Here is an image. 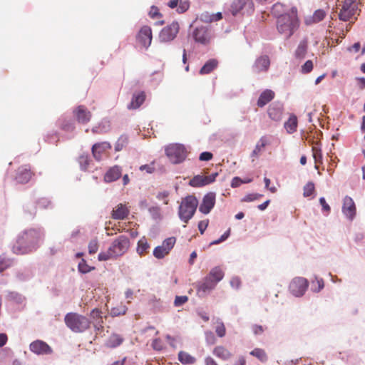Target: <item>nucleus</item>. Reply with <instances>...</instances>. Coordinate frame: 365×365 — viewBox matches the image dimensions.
Returning a JSON list of instances; mask_svg holds the SVG:
<instances>
[{
    "instance_id": "nucleus-54",
    "label": "nucleus",
    "mask_w": 365,
    "mask_h": 365,
    "mask_svg": "<svg viewBox=\"0 0 365 365\" xmlns=\"http://www.w3.org/2000/svg\"><path fill=\"white\" fill-rule=\"evenodd\" d=\"M10 265L11 262L9 261V259L0 257V272L5 270Z\"/></svg>"
},
{
    "instance_id": "nucleus-30",
    "label": "nucleus",
    "mask_w": 365,
    "mask_h": 365,
    "mask_svg": "<svg viewBox=\"0 0 365 365\" xmlns=\"http://www.w3.org/2000/svg\"><path fill=\"white\" fill-rule=\"evenodd\" d=\"M225 273L220 267H213L207 277L212 279L215 284L220 282L224 277Z\"/></svg>"
},
{
    "instance_id": "nucleus-37",
    "label": "nucleus",
    "mask_w": 365,
    "mask_h": 365,
    "mask_svg": "<svg viewBox=\"0 0 365 365\" xmlns=\"http://www.w3.org/2000/svg\"><path fill=\"white\" fill-rule=\"evenodd\" d=\"M284 128L288 133H292L296 131L297 128V118L296 115H291L288 120L284 123Z\"/></svg>"
},
{
    "instance_id": "nucleus-22",
    "label": "nucleus",
    "mask_w": 365,
    "mask_h": 365,
    "mask_svg": "<svg viewBox=\"0 0 365 365\" xmlns=\"http://www.w3.org/2000/svg\"><path fill=\"white\" fill-rule=\"evenodd\" d=\"M343 213L350 220H352L356 215V206L351 197L346 196L344 199Z\"/></svg>"
},
{
    "instance_id": "nucleus-41",
    "label": "nucleus",
    "mask_w": 365,
    "mask_h": 365,
    "mask_svg": "<svg viewBox=\"0 0 365 365\" xmlns=\"http://www.w3.org/2000/svg\"><path fill=\"white\" fill-rule=\"evenodd\" d=\"M222 18V15L220 12H218L215 14L208 15L207 14H203L201 16V19L202 21L206 22H212L220 20Z\"/></svg>"
},
{
    "instance_id": "nucleus-13",
    "label": "nucleus",
    "mask_w": 365,
    "mask_h": 365,
    "mask_svg": "<svg viewBox=\"0 0 365 365\" xmlns=\"http://www.w3.org/2000/svg\"><path fill=\"white\" fill-rule=\"evenodd\" d=\"M216 285L217 284L206 276L196 284L197 292L200 296H204L214 289Z\"/></svg>"
},
{
    "instance_id": "nucleus-11",
    "label": "nucleus",
    "mask_w": 365,
    "mask_h": 365,
    "mask_svg": "<svg viewBox=\"0 0 365 365\" xmlns=\"http://www.w3.org/2000/svg\"><path fill=\"white\" fill-rule=\"evenodd\" d=\"M254 10V4L252 0H235L230 8L231 13L235 16L239 12L250 13Z\"/></svg>"
},
{
    "instance_id": "nucleus-28",
    "label": "nucleus",
    "mask_w": 365,
    "mask_h": 365,
    "mask_svg": "<svg viewBox=\"0 0 365 365\" xmlns=\"http://www.w3.org/2000/svg\"><path fill=\"white\" fill-rule=\"evenodd\" d=\"M219 62L215 58L209 59L200 68L199 73L200 75H206L212 73L218 66Z\"/></svg>"
},
{
    "instance_id": "nucleus-62",
    "label": "nucleus",
    "mask_w": 365,
    "mask_h": 365,
    "mask_svg": "<svg viewBox=\"0 0 365 365\" xmlns=\"http://www.w3.org/2000/svg\"><path fill=\"white\" fill-rule=\"evenodd\" d=\"M252 331L255 334H261L264 331V328L261 325H253L252 326Z\"/></svg>"
},
{
    "instance_id": "nucleus-58",
    "label": "nucleus",
    "mask_w": 365,
    "mask_h": 365,
    "mask_svg": "<svg viewBox=\"0 0 365 365\" xmlns=\"http://www.w3.org/2000/svg\"><path fill=\"white\" fill-rule=\"evenodd\" d=\"M213 157V155L210 152H203L200 155L199 159L201 161L210 160Z\"/></svg>"
},
{
    "instance_id": "nucleus-57",
    "label": "nucleus",
    "mask_w": 365,
    "mask_h": 365,
    "mask_svg": "<svg viewBox=\"0 0 365 365\" xmlns=\"http://www.w3.org/2000/svg\"><path fill=\"white\" fill-rule=\"evenodd\" d=\"M208 223H209L208 220H201L199 222L198 229H199L201 235H202L204 233V232L205 231V230L207 229V227L208 226Z\"/></svg>"
},
{
    "instance_id": "nucleus-4",
    "label": "nucleus",
    "mask_w": 365,
    "mask_h": 365,
    "mask_svg": "<svg viewBox=\"0 0 365 365\" xmlns=\"http://www.w3.org/2000/svg\"><path fill=\"white\" fill-rule=\"evenodd\" d=\"M66 325L73 332L81 333L91 327V321L86 317L76 312H69L64 317Z\"/></svg>"
},
{
    "instance_id": "nucleus-34",
    "label": "nucleus",
    "mask_w": 365,
    "mask_h": 365,
    "mask_svg": "<svg viewBox=\"0 0 365 365\" xmlns=\"http://www.w3.org/2000/svg\"><path fill=\"white\" fill-rule=\"evenodd\" d=\"M178 360L183 364H193L196 361V359L186 351H180L178 353Z\"/></svg>"
},
{
    "instance_id": "nucleus-23",
    "label": "nucleus",
    "mask_w": 365,
    "mask_h": 365,
    "mask_svg": "<svg viewBox=\"0 0 365 365\" xmlns=\"http://www.w3.org/2000/svg\"><path fill=\"white\" fill-rule=\"evenodd\" d=\"M74 115L78 122L83 124L88 123L92 116L91 113L84 106H78L74 110Z\"/></svg>"
},
{
    "instance_id": "nucleus-16",
    "label": "nucleus",
    "mask_w": 365,
    "mask_h": 365,
    "mask_svg": "<svg viewBox=\"0 0 365 365\" xmlns=\"http://www.w3.org/2000/svg\"><path fill=\"white\" fill-rule=\"evenodd\" d=\"M270 66V60L268 56L263 55L258 57L253 66L252 70L256 73H259L261 72H267Z\"/></svg>"
},
{
    "instance_id": "nucleus-46",
    "label": "nucleus",
    "mask_w": 365,
    "mask_h": 365,
    "mask_svg": "<svg viewBox=\"0 0 365 365\" xmlns=\"http://www.w3.org/2000/svg\"><path fill=\"white\" fill-rule=\"evenodd\" d=\"M215 333L219 337H224L226 334V328L223 322H217L215 327Z\"/></svg>"
},
{
    "instance_id": "nucleus-25",
    "label": "nucleus",
    "mask_w": 365,
    "mask_h": 365,
    "mask_svg": "<svg viewBox=\"0 0 365 365\" xmlns=\"http://www.w3.org/2000/svg\"><path fill=\"white\" fill-rule=\"evenodd\" d=\"M168 6L171 9L178 7V13H184L189 9L190 2L188 0H171L168 3Z\"/></svg>"
},
{
    "instance_id": "nucleus-1",
    "label": "nucleus",
    "mask_w": 365,
    "mask_h": 365,
    "mask_svg": "<svg viewBox=\"0 0 365 365\" xmlns=\"http://www.w3.org/2000/svg\"><path fill=\"white\" fill-rule=\"evenodd\" d=\"M43 237V232L40 229L25 230L19 235L13 246V252L16 255H24L32 252Z\"/></svg>"
},
{
    "instance_id": "nucleus-59",
    "label": "nucleus",
    "mask_w": 365,
    "mask_h": 365,
    "mask_svg": "<svg viewBox=\"0 0 365 365\" xmlns=\"http://www.w3.org/2000/svg\"><path fill=\"white\" fill-rule=\"evenodd\" d=\"M168 195H169V192L168 191H163V192H160L158 194L157 198L159 200H163L164 204L168 205Z\"/></svg>"
},
{
    "instance_id": "nucleus-60",
    "label": "nucleus",
    "mask_w": 365,
    "mask_h": 365,
    "mask_svg": "<svg viewBox=\"0 0 365 365\" xmlns=\"http://www.w3.org/2000/svg\"><path fill=\"white\" fill-rule=\"evenodd\" d=\"M230 230H228L227 231H226L222 236L220 239L217 240H215L213 242H212L210 243V245H217V244H219L223 241H225L230 235Z\"/></svg>"
},
{
    "instance_id": "nucleus-17",
    "label": "nucleus",
    "mask_w": 365,
    "mask_h": 365,
    "mask_svg": "<svg viewBox=\"0 0 365 365\" xmlns=\"http://www.w3.org/2000/svg\"><path fill=\"white\" fill-rule=\"evenodd\" d=\"M30 350L36 354H50L52 349L46 342L36 340L30 344Z\"/></svg>"
},
{
    "instance_id": "nucleus-38",
    "label": "nucleus",
    "mask_w": 365,
    "mask_h": 365,
    "mask_svg": "<svg viewBox=\"0 0 365 365\" xmlns=\"http://www.w3.org/2000/svg\"><path fill=\"white\" fill-rule=\"evenodd\" d=\"M123 342V338L116 334H112L106 342V345L110 348H115Z\"/></svg>"
},
{
    "instance_id": "nucleus-35",
    "label": "nucleus",
    "mask_w": 365,
    "mask_h": 365,
    "mask_svg": "<svg viewBox=\"0 0 365 365\" xmlns=\"http://www.w3.org/2000/svg\"><path fill=\"white\" fill-rule=\"evenodd\" d=\"M268 115L272 120L279 121L282 117V110L277 106H269Z\"/></svg>"
},
{
    "instance_id": "nucleus-43",
    "label": "nucleus",
    "mask_w": 365,
    "mask_h": 365,
    "mask_svg": "<svg viewBox=\"0 0 365 365\" xmlns=\"http://www.w3.org/2000/svg\"><path fill=\"white\" fill-rule=\"evenodd\" d=\"M78 271L83 274L88 273L91 270L95 269L94 267L89 266L85 259H81L78 265Z\"/></svg>"
},
{
    "instance_id": "nucleus-24",
    "label": "nucleus",
    "mask_w": 365,
    "mask_h": 365,
    "mask_svg": "<svg viewBox=\"0 0 365 365\" xmlns=\"http://www.w3.org/2000/svg\"><path fill=\"white\" fill-rule=\"evenodd\" d=\"M212 354L217 358L227 361L232 358V352L225 346L220 345L215 346L212 350Z\"/></svg>"
},
{
    "instance_id": "nucleus-9",
    "label": "nucleus",
    "mask_w": 365,
    "mask_h": 365,
    "mask_svg": "<svg viewBox=\"0 0 365 365\" xmlns=\"http://www.w3.org/2000/svg\"><path fill=\"white\" fill-rule=\"evenodd\" d=\"M179 29V24L177 21H173L164 27L159 34L160 41L170 42L173 41L177 36Z\"/></svg>"
},
{
    "instance_id": "nucleus-6",
    "label": "nucleus",
    "mask_w": 365,
    "mask_h": 365,
    "mask_svg": "<svg viewBox=\"0 0 365 365\" xmlns=\"http://www.w3.org/2000/svg\"><path fill=\"white\" fill-rule=\"evenodd\" d=\"M359 9L355 0H344L341 9L339 13V19L343 21L356 19V15H359Z\"/></svg>"
},
{
    "instance_id": "nucleus-61",
    "label": "nucleus",
    "mask_w": 365,
    "mask_h": 365,
    "mask_svg": "<svg viewBox=\"0 0 365 365\" xmlns=\"http://www.w3.org/2000/svg\"><path fill=\"white\" fill-rule=\"evenodd\" d=\"M319 203L320 205H322V210L327 212H330V207L329 205L326 202V200L324 197H320L319 198Z\"/></svg>"
},
{
    "instance_id": "nucleus-15",
    "label": "nucleus",
    "mask_w": 365,
    "mask_h": 365,
    "mask_svg": "<svg viewBox=\"0 0 365 365\" xmlns=\"http://www.w3.org/2000/svg\"><path fill=\"white\" fill-rule=\"evenodd\" d=\"M215 204V193L209 192L206 194L200 205L199 210L202 213L207 215L213 208Z\"/></svg>"
},
{
    "instance_id": "nucleus-50",
    "label": "nucleus",
    "mask_w": 365,
    "mask_h": 365,
    "mask_svg": "<svg viewBox=\"0 0 365 365\" xmlns=\"http://www.w3.org/2000/svg\"><path fill=\"white\" fill-rule=\"evenodd\" d=\"M98 250V242L96 239H93L90 241L88 244V252L89 254H95Z\"/></svg>"
},
{
    "instance_id": "nucleus-7",
    "label": "nucleus",
    "mask_w": 365,
    "mask_h": 365,
    "mask_svg": "<svg viewBox=\"0 0 365 365\" xmlns=\"http://www.w3.org/2000/svg\"><path fill=\"white\" fill-rule=\"evenodd\" d=\"M165 153L172 163H182L186 158V150L182 145L171 144L165 148Z\"/></svg>"
},
{
    "instance_id": "nucleus-3",
    "label": "nucleus",
    "mask_w": 365,
    "mask_h": 365,
    "mask_svg": "<svg viewBox=\"0 0 365 365\" xmlns=\"http://www.w3.org/2000/svg\"><path fill=\"white\" fill-rule=\"evenodd\" d=\"M129 247V239L125 235H120L113 242L106 252L99 253L98 259L99 261H107L110 259H115L127 252Z\"/></svg>"
},
{
    "instance_id": "nucleus-5",
    "label": "nucleus",
    "mask_w": 365,
    "mask_h": 365,
    "mask_svg": "<svg viewBox=\"0 0 365 365\" xmlns=\"http://www.w3.org/2000/svg\"><path fill=\"white\" fill-rule=\"evenodd\" d=\"M198 205L197 199L193 195H187L182 198L178 209V215L180 219L185 223L193 217Z\"/></svg>"
},
{
    "instance_id": "nucleus-21",
    "label": "nucleus",
    "mask_w": 365,
    "mask_h": 365,
    "mask_svg": "<svg viewBox=\"0 0 365 365\" xmlns=\"http://www.w3.org/2000/svg\"><path fill=\"white\" fill-rule=\"evenodd\" d=\"M111 148V145L108 142H101L95 143L92 146V154L93 158L99 161L102 159L103 154Z\"/></svg>"
},
{
    "instance_id": "nucleus-45",
    "label": "nucleus",
    "mask_w": 365,
    "mask_h": 365,
    "mask_svg": "<svg viewBox=\"0 0 365 365\" xmlns=\"http://www.w3.org/2000/svg\"><path fill=\"white\" fill-rule=\"evenodd\" d=\"M78 163L81 170H86L90 164V158L87 155H82L78 158Z\"/></svg>"
},
{
    "instance_id": "nucleus-29",
    "label": "nucleus",
    "mask_w": 365,
    "mask_h": 365,
    "mask_svg": "<svg viewBox=\"0 0 365 365\" xmlns=\"http://www.w3.org/2000/svg\"><path fill=\"white\" fill-rule=\"evenodd\" d=\"M327 14L325 11L323 9H317L314 11L312 16H309L305 19V24L307 25H312L313 24H317L322 21Z\"/></svg>"
},
{
    "instance_id": "nucleus-32",
    "label": "nucleus",
    "mask_w": 365,
    "mask_h": 365,
    "mask_svg": "<svg viewBox=\"0 0 365 365\" xmlns=\"http://www.w3.org/2000/svg\"><path fill=\"white\" fill-rule=\"evenodd\" d=\"M150 249V245L148 242V240L145 237H141L138 242L137 245V252L143 256L148 253V250Z\"/></svg>"
},
{
    "instance_id": "nucleus-47",
    "label": "nucleus",
    "mask_w": 365,
    "mask_h": 365,
    "mask_svg": "<svg viewBox=\"0 0 365 365\" xmlns=\"http://www.w3.org/2000/svg\"><path fill=\"white\" fill-rule=\"evenodd\" d=\"M314 184L312 182H309L305 185L304 187V192L303 195L304 197H309L311 196L314 191Z\"/></svg>"
},
{
    "instance_id": "nucleus-18",
    "label": "nucleus",
    "mask_w": 365,
    "mask_h": 365,
    "mask_svg": "<svg viewBox=\"0 0 365 365\" xmlns=\"http://www.w3.org/2000/svg\"><path fill=\"white\" fill-rule=\"evenodd\" d=\"M34 173L31 172L30 167L28 165H23L18 168L16 180L21 184L27 183L32 176Z\"/></svg>"
},
{
    "instance_id": "nucleus-31",
    "label": "nucleus",
    "mask_w": 365,
    "mask_h": 365,
    "mask_svg": "<svg viewBox=\"0 0 365 365\" xmlns=\"http://www.w3.org/2000/svg\"><path fill=\"white\" fill-rule=\"evenodd\" d=\"M145 100V94L144 92L135 93L133 96L132 101L128 106L129 109H136L139 108Z\"/></svg>"
},
{
    "instance_id": "nucleus-64",
    "label": "nucleus",
    "mask_w": 365,
    "mask_h": 365,
    "mask_svg": "<svg viewBox=\"0 0 365 365\" xmlns=\"http://www.w3.org/2000/svg\"><path fill=\"white\" fill-rule=\"evenodd\" d=\"M356 81H357V85L360 89L365 88V78H364V77L358 78L356 79Z\"/></svg>"
},
{
    "instance_id": "nucleus-55",
    "label": "nucleus",
    "mask_w": 365,
    "mask_h": 365,
    "mask_svg": "<svg viewBox=\"0 0 365 365\" xmlns=\"http://www.w3.org/2000/svg\"><path fill=\"white\" fill-rule=\"evenodd\" d=\"M154 163L150 164L143 165L140 167L141 171H145L147 173H153L155 171Z\"/></svg>"
},
{
    "instance_id": "nucleus-10",
    "label": "nucleus",
    "mask_w": 365,
    "mask_h": 365,
    "mask_svg": "<svg viewBox=\"0 0 365 365\" xmlns=\"http://www.w3.org/2000/svg\"><path fill=\"white\" fill-rule=\"evenodd\" d=\"M308 287V281L303 277H296L289 284V290L296 297L302 296Z\"/></svg>"
},
{
    "instance_id": "nucleus-27",
    "label": "nucleus",
    "mask_w": 365,
    "mask_h": 365,
    "mask_svg": "<svg viewBox=\"0 0 365 365\" xmlns=\"http://www.w3.org/2000/svg\"><path fill=\"white\" fill-rule=\"evenodd\" d=\"M121 175V168L119 166L110 168L104 175L106 182H111L118 180Z\"/></svg>"
},
{
    "instance_id": "nucleus-20",
    "label": "nucleus",
    "mask_w": 365,
    "mask_h": 365,
    "mask_svg": "<svg viewBox=\"0 0 365 365\" xmlns=\"http://www.w3.org/2000/svg\"><path fill=\"white\" fill-rule=\"evenodd\" d=\"M193 36L195 41L204 45L208 44L211 39L209 31L205 27L195 29L193 32Z\"/></svg>"
},
{
    "instance_id": "nucleus-33",
    "label": "nucleus",
    "mask_w": 365,
    "mask_h": 365,
    "mask_svg": "<svg viewBox=\"0 0 365 365\" xmlns=\"http://www.w3.org/2000/svg\"><path fill=\"white\" fill-rule=\"evenodd\" d=\"M308 48V41L303 39L301 41L295 51V56L298 58H304Z\"/></svg>"
},
{
    "instance_id": "nucleus-48",
    "label": "nucleus",
    "mask_w": 365,
    "mask_h": 365,
    "mask_svg": "<svg viewBox=\"0 0 365 365\" xmlns=\"http://www.w3.org/2000/svg\"><path fill=\"white\" fill-rule=\"evenodd\" d=\"M205 341L207 344L213 345V344H216L217 339H216L215 334H213V332H212L211 331H205Z\"/></svg>"
},
{
    "instance_id": "nucleus-53",
    "label": "nucleus",
    "mask_w": 365,
    "mask_h": 365,
    "mask_svg": "<svg viewBox=\"0 0 365 365\" xmlns=\"http://www.w3.org/2000/svg\"><path fill=\"white\" fill-rule=\"evenodd\" d=\"M152 346L155 350L161 351L164 348V344L160 339H155L153 341Z\"/></svg>"
},
{
    "instance_id": "nucleus-12",
    "label": "nucleus",
    "mask_w": 365,
    "mask_h": 365,
    "mask_svg": "<svg viewBox=\"0 0 365 365\" xmlns=\"http://www.w3.org/2000/svg\"><path fill=\"white\" fill-rule=\"evenodd\" d=\"M152 38V29L148 26H143L136 36L138 43L145 48H148L150 46Z\"/></svg>"
},
{
    "instance_id": "nucleus-52",
    "label": "nucleus",
    "mask_w": 365,
    "mask_h": 365,
    "mask_svg": "<svg viewBox=\"0 0 365 365\" xmlns=\"http://www.w3.org/2000/svg\"><path fill=\"white\" fill-rule=\"evenodd\" d=\"M263 195L258 193L248 194L242 199L244 202H252L262 197Z\"/></svg>"
},
{
    "instance_id": "nucleus-63",
    "label": "nucleus",
    "mask_w": 365,
    "mask_h": 365,
    "mask_svg": "<svg viewBox=\"0 0 365 365\" xmlns=\"http://www.w3.org/2000/svg\"><path fill=\"white\" fill-rule=\"evenodd\" d=\"M233 365H247L245 358L243 356H239Z\"/></svg>"
},
{
    "instance_id": "nucleus-36",
    "label": "nucleus",
    "mask_w": 365,
    "mask_h": 365,
    "mask_svg": "<svg viewBox=\"0 0 365 365\" xmlns=\"http://www.w3.org/2000/svg\"><path fill=\"white\" fill-rule=\"evenodd\" d=\"M267 145V140L264 137H262L255 145L251 156L252 158H257L259 155L263 151L265 146Z\"/></svg>"
},
{
    "instance_id": "nucleus-26",
    "label": "nucleus",
    "mask_w": 365,
    "mask_h": 365,
    "mask_svg": "<svg viewBox=\"0 0 365 365\" xmlns=\"http://www.w3.org/2000/svg\"><path fill=\"white\" fill-rule=\"evenodd\" d=\"M274 93L269 89L264 90L259 96L257 105L258 107H263L274 98Z\"/></svg>"
},
{
    "instance_id": "nucleus-40",
    "label": "nucleus",
    "mask_w": 365,
    "mask_h": 365,
    "mask_svg": "<svg viewBox=\"0 0 365 365\" xmlns=\"http://www.w3.org/2000/svg\"><path fill=\"white\" fill-rule=\"evenodd\" d=\"M250 354L257 358L262 362H266L267 361V354L264 350L262 349L255 348L252 351H250Z\"/></svg>"
},
{
    "instance_id": "nucleus-19",
    "label": "nucleus",
    "mask_w": 365,
    "mask_h": 365,
    "mask_svg": "<svg viewBox=\"0 0 365 365\" xmlns=\"http://www.w3.org/2000/svg\"><path fill=\"white\" fill-rule=\"evenodd\" d=\"M130 214V210L126 203H119L112 210L111 217L113 220H124Z\"/></svg>"
},
{
    "instance_id": "nucleus-44",
    "label": "nucleus",
    "mask_w": 365,
    "mask_h": 365,
    "mask_svg": "<svg viewBox=\"0 0 365 365\" xmlns=\"http://www.w3.org/2000/svg\"><path fill=\"white\" fill-rule=\"evenodd\" d=\"M312 155L316 164L322 163V150L319 146L315 145L312 147Z\"/></svg>"
},
{
    "instance_id": "nucleus-49",
    "label": "nucleus",
    "mask_w": 365,
    "mask_h": 365,
    "mask_svg": "<svg viewBox=\"0 0 365 365\" xmlns=\"http://www.w3.org/2000/svg\"><path fill=\"white\" fill-rule=\"evenodd\" d=\"M313 66V62L308 60L302 66L301 72L304 74L309 73L312 71Z\"/></svg>"
},
{
    "instance_id": "nucleus-51",
    "label": "nucleus",
    "mask_w": 365,
    "mask_h": 365,
    "mask_svg": "<svg viewBox=\"0 0 365 365\" xmlns=\"http://www.w3.org/2000/svg\"><path fill=\"white\" fill-rule=\"evenodd\" d=\"M187 301L188 297L187 296H176L174 301V305L175 307H180L186 303Z\"/></svg>"
},
{
    "instance_id": "nucleus-56",
    "label": "nucleus",
    "mask_w": 365,
    "mask_h": 365,
    "mask_svg": "<svg viewBox=\"0 0 365 365\" xmlns=\"http://www.w3.org/2000/svg\"><path fill=\"white\" fill-rule=\"evenodd\" d=\"M149 15L153 19H157L161 16V14L159 12L158 7L153 6L150 8V11L149 12Z\"/></svg>"
},
{
    "instance_id": "nucleus-39",
    "label": "nucleus",
    "mask_w": 365,
    "mask_h": 365,
    "mask_svg": "<svg viewBox=\"0 0 365 365\" xmlns=\"http://www.w3.org/2000/svg\"><path fill=\"white\" fill-rule=\"evenodd\" d=\"M91 316L93 319H99V322H98L96 324L94 325L97 331L103 330V326L102 325L103 321L101 317V312L98 309H94L91 311Z\"/></svg>"
},
{
    "instance_id": "nucleus-8",
    "label": "nucleus",
    "mask_w": 365,
    "mask_h": 365,
    "mask_svg": "<svg viewBox=\"0 0 365 365\" xmlns=\"http://www.w3.org/2000/svg\"><path fill=\"white\" fill-rule=\"evenodd\" d=\"M176 242V238L170 237L165 239L161 245L157 246L153 250V256L160 259L167 256L173 248Z\"/></svg>"
},
{
    "instance_id": "nucleus-2",
    "label": "nucleus",
    "mask_w": 365,
    "mask_h": 365,
    "mask_svg": "<svg viewBox=\"0 0 365 365\" xmlns=\"http://www.w3.org/2000/svg\"><path fill=\"white\" fill-rule=\"evenodd\" d=\"M299 24L296 7H292L289 12L279 15L277 19V29L286 39L289 38L294 34L299 29Z\"/></svg>"
},
{
    "instance_id": "nucleus-14",
    "label": "nucleus",
    "mask_w": 365,
    "mask_h": 365,
    "mask_svg": "<svg viewBox=\"0 0 365 365\" xmlns=\"http://www.w3.org/2000/svg\"><path fill=\"white\" fill-rule=\"evenodd\" d=\"M217 175V173H212L207 176L198 175L190 180V185L192 187L204 186L213 182Z\"/></svg>"
},
{
    "instance_id": "nucleus-42",
    "label": "nucleus",
    "mask_w": 365,
    "mask_h": 365,
    "mask_svg": "<svg viewBox=\"0 0 365 365\" xmlns=\"http://www.w3.org/2000/svg\"><path fill=\"white\" fill-rule=\"evenodd\" d=\"M128 140L126 136L121 135L117 140L115 145V151L122 150L128 144Z\"/></svg>"
}]
</instances>
